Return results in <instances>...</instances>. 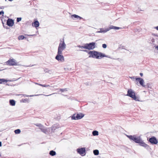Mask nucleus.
<instances>
[{"mask_svg":"<svg viewBox=\"0 0 158 158\" xmlns=\"http://www.w3.org/2000/svg\"><path fill=\"white\" fill-rule=\"evenodd\" d=\"M127 136L131 140H132L136 143H139L140 145L147 148H148L149 147V146L143 141L140 136H136L135 135H127Z\"/></svg>","mask_w":158,"mask_h":158,"instance_id":"f257e3e1","label":"nucleus"},{"mask_svg":"<svg viewBox=\"0 0 158 158\" xmlns=\"http://www.w3.org/2000/svg\"><path fill=\"white\" fill-rule=\"evenodd\" d=\"M88 53L90 54L89 57H92L98 59H100L103 57H107L108 56L105 54L95 51H90Z\"/></svg>","mask_w":158,"mask_h":158,"instance_id":"f03ea898","label":"nucleus"},{"mask_svg":"<svg viewBox=\"0 0 158 158\" xmlns=\"http://www.w3.org/2000/svg\"><path fill=\"white\" fill-rule=\"evenodd\" d=\"M0 18L3 27L6 29H9V28L7 25L10 27V18L3 15V16L1 17Z\"/></svg>","mask_w":158,"mask_h":158,"instance_id":"7ed1b4c3","label":"nucleus"},{"mask_svg":"<svg viewBox=\"0 0 158 158\" xmlns=\"http://www.w3.org/2000/svg\"><path fill=\"white\" fill-rule=\"evenodd\" d=\"M126 95L132 98L135 101H139V97H137L135 95V92L131 89H129L128 90L127 94Z\"/></svg>","mask_w":158,"mask_h":158,"instance_id":"20e7f679","label":"nucleus"},{"mask_svg":"<svg viewBox=\"0 0 158 158\" xmlns=\"http://www.w3.org/2000/svg\"><path fill=\"white\" fill-rule=\"evenodd\" d=\"M66 48V45L64 42V39H63L62 40H60L58 47L57 52L62 53L63 51Z\"/></svg>","mask_w":158,"mask_h":158,"instance_id":"39448f33","label":"nucleus"},{"mask_svg":"<svg viewBox=\"0 0 158 158\" xmlns=\"http://www.w3.org/2000/svg\"><path fill=\"white\" fill-rule=\"evenodd\" d=\"M95 47V43L92 42L84 44V49L90 50L94 49Z\"/></svg>","mask_w":158,"mask_h":158,"instance_id":"423d86ee","label":"nucleus"},{"mask_svg":"<svg viewBox=\"0 0 158 158\" xmlns=\"http://www.w3.org/2000/svg\"><path fill=\"white\" fill-rule=\"evenodd\" d=\"M55 59L60 62H63L64 61V57L62 55V53L57 52Z\"/></svg>","mask_w":158,"mask_h":158,"instance_id":"0eeeda50","label":"nucleus"},{"mask_svg":"<svg viewBox=\"0 0 158 158\" xmlns=\"http://www.w3.org/2000/svg\"><path fill=\"white\" fill-rule=\"evenodd\" d=\"M84 116L83 114L80 113L77 114H74L71 116V119L72 120H78L82 118Z\"/></svg>","mask_w":158,"mask_h":158,"instance_id":"6e6552de","label":"nucleus"},{"mask_svg":"<svg viewBox=\"0 0 158 158\" xmlns=\"http://www.w3.org/2000/svg\"><path fill=\"white\" fill-rule=\"evenodd\" d=\"M77 151L82 156H84L85 154V148H78L77 150Z\"/></svg>","mask_w":158,"mask_h":158,"instance_id":"1a4fd4ad","label":"nucleus"},{"mask_svg":"<svg viewBox=\"0 0 158 158\" xmlns=\"http://www.w3.org/2000/svg\"><path fill=\"white\" fill-rule=\"evenodd\" d=\"M149 141L153 144H156L158 143L157 140L154 136H152L149 139Z\"/></svg>","mask_w":158,"mask_h":158,"instance_id":"9d476101","label":"nucleus"},{"mask_svg":"<svg viewBox=\"0 0 158 158\" xmlns=\"http://www.w3.org/2000/svg\"><path fill=\"white\" fill-rule=\"evenodd\" d=\"M135 80L138 81L140 84L143 87H145L146 85L144 84V81L141 78H136Z\"/></svg>","mask_w":158,"mask_h":158,"instance_id":"9b49d317","label":"nucleus"},{"mask_svg":"<svg viewBox=\"0 0 158 158\" xmlns=\"http://www.w3.org/2000/svg\"><path fill=\"white\" fill-rule=\"evenodd\" d=\"M10 81V80H7L4 78L0 79V84H6L8 85H10L8 83H7V81Z\"/></svg>","mask_w":158,"mask_h":158,"instance_id":"f8f14e48","label":"nucleus"},{"mask_svg":"<svg viewBox=\"0 0 158 158\" xmlns=\"http://www.w3.org/2000/svg\"><path fill=\"white\" fill-rule=\"evenodd\" d=\"M60 126L59 124H55L52 126L51 128V132H54L55 130L57 128H59Z\"/></svg>","mask_w":158,"mask_h":158,"instance_id":"ddd939ff","label":"nucleus"},{"mask_svg":"<svg viewBox=\"0 0 158 158\" xmlns=\"http://www.w3.org/2000/svg\"><path fill=\"white\" fill-rule=\"evenodd\" d=\"M122 28L118 27H115L113 25H110L109 26V27L107 28V30H108V31H109L111 29H114L115 30H119L120 29H121Z\"/></svg>","mask_w":158,"mask_h":158,"instance_id":"4468645a","label":"nucleus"},{"mask_svg":"<svg viewBox=\"0 0 158 158\" xmlns=\"http://www.w3.org/2000/svg\"><path fill=\"white\" fill-rule=\"evenodd\" d=\"M18 63L14 59H10V65H18Z\"/></svg>","mask_w":158,"mask_h":158,"instance_id":"2eb2a0df","label":"nucleus"},{"mask_svg":"<svg viewBox=\"0 0 158 158\" xmlns=\"http://www.w3.org/2000/svg\"><path fill=\"white\" fill-rule=\"evenodd\" d=\"M71 18L72 19L77 18V19H79V20L82 19V17L75 14L72 15H71Z\"/></svg>","mask_w":158,"mask_h":158,"instance_id":"dca6fc26","label":"nucleus"},{"mask_svg":"<svg viewBox=\"0 0 158 158\" xmlns=\"http://www.w3.org/2000/svg\"><path fill=\"white\" fill-rule=\"evenodd\" d=\"M32 25L33 26L37 28L39 26V23L38 21H35L34 23H32Z\"/></svg>","mask_w":158,"mask_h":158,"instance_id":"f3484780","label":"nucleus"},{"mask_svg":"<svg viewBox=\"0 0 158 158\" xmlns=\"http://www.w3.org/2000/svg\"><path fill=\"white\" fill-rule=\"evenodd\" d=\"M48 129H49V128L46 129L44 127H43V128H42L40 130L41 131L45 133H47L48 132Z\"/></svg>","mask_w":158,"mask_h":158,"instance_id":"a211bd4d","label":"nucleus"},{"mask_svg":"<svg viewBox=\"0 0 158 158\" xmlns=\"http://www.w3.org/2000/svg\"><path fill=\"white\" fill-rule=\"evenodd\" d=\"M49 154L52 156H54L56 154V152L55 151L52 150L50 152Z\"/></svg>","mask_w":158,"mask_h":158,"instance_id":"6ab92c4d","label":"nucleus"},{"mask_svg":"<svg viewBox=\"0 0 158 158\" xmlns=\"http://www.w3.org/2000/svg\"><path fill=\"white\" fill-rule=\"evenodd\" d=\"M92 134L94 136L98 135V132L97 131H94L92 132Z\"/></svg>","mask_w":158,"mask_h":158,"instance_id":"aec40b11","label":"nucleus"},{"mask_svg":"<svg viewBox=\"0 0 158 158\" xmlns=\"http://www.w3.org/2000/svg\"><path fill=\"white\" fill-rule=\"evenodd\" d=\"M108 31V30H107V29L105 30H103L102 29H100V31H98V32L99 33H106Z\"/></svg>","mask_w":158,"mask_h":158,"instance_id":"412c9836","label":"nucleus"},{"mask_svg":"<svg viewBox=\"0 0 158 158\" xmlns=\"http://www.w3.org/2000/svg\"><path fill=\"white\" fill-rule=\"evenodd\" d=\"M15 102L14 100H10V105L12 106H15Z\"/></svg>","mask_w":158,"mask_h":158,"instance_id":"4be33fe9","label":"nucleus"},{"mask_svg":"<svg viewBox=\"0 0 158 158\" xmlns=\"http://www.w3.org/2000/svg\"><path fill=\"white\" fill-rule=\"evenodd\" d=\"M93 153L95 155H98L99 154V151L98 150H94Z\"/></svg>","mask_w":158,"mask_h":158,"instance_id":"5701e85b","label":"nucleus"},{"mask_svg":"<svg viewBox=\"0 0 158 158\" xmlns=\"http://www.w3.org/2000/svg\"><path fill=\"white\" fill-rule=\"evenodd\" d=\"M25 38V37L23 35H20L18 37V39L19 40H23Z\"/></svg>","mask_w":158,"mask_h":158,"instance_id":"b1692460","label":"nucleus"},{"mask_svg":"<svg viewBox=\"0 0 158 158\" xmlns=\"http://www.w3.org/2000/svg\"><path fill=\"white\" fill-rule=\"evenodd\" d=\"M36 84L38 85H40L41 86H42V87H47L49 86V85H42V84H40L38 83H36Z\"/></svg>","mask_w":158,"mask_h":158,"instance_id":"393cba45","label":"nucleus"},{"mask_svg":"<svg viewBox=\"0 0 158 158\" xmlns=\"http://www.w3.org/2000/svg\"><path fill=\"white\" fill-rule=\"evenodd\" d=\"M14 132H15V134H19V133H20V132H21V131H20V129H18L15 130L14 131Z\"/></svg>","mask_w":158,"mask_h":158,"instance_id":"a878e982","label":"nucleus"},{"mask_svg":"<svg viewBox=\"0 0 158 158\" xmlns=\"http://www.w3.org/2000/svg\"><path fill=\"white\" fill-rule=\"evenodd\" d=\"M60 91L61 92H63L64 91H67V89L66 88H65V89H60Z\"/></svg>","mask_w":158,"mask_h":158,"instance_id":"bb28decb","label":"nucleus"},{"mask_svg":"<svg viewBox=\"0 0 158 158\" xmlns=\"http://www.w3.org/2000/svg\"><path fill=\"white\" fill-rule=\"evenodd\" d=\"M14 20L13 19H10V27L14 25Z\"/></svg>","mask_w":158,"mask_h":158,"instance_id":"cd10ccee","label":"nucleus"},{"mask_svg":"<svg viewBox=\"0 0 158 158\" xmlns=\"http://www.w3.org/2000/svg\"><path fill=\"white\" fill-rule=\"evenodd\" d=\"M40 94H39V95H40ZM24 95L27 97H32L34 96H38L39 95Z\"/></svg>","mask_w":158,"mask_h":158,"instance_id":"c85d7f7f","label":"nucleus"},{"mask_svg":"<svg viewBox=\"0 0 158 158\" xmlns=\"http://www.w3.org/2000/svg\"><path fill=\"white\" fill-rule=\"evenodd\" d=\"M36 126H37L38 127H40V129L42 128H43V126L40 124H39L36 125Z\"/></svg>","mask_w":158,"mask_h":158,"instance_id":"c756f323","label":"nucleus"},{"mask_svg":"<svg viewBox=\"0 0 158 158\" xmlns=\"http://www.w3.org/2000/svg\"><path fill=\"white\" fill-rule=\"evenodd\" d=\"M21 19H22V18L21 17L17 18V21L18 22H19V21H21Z\"/></svg>","mask_w":158,"mask_h":158,"instance_id":"7c9ffc66","label":"nucleus"},{"mask_svg":"<svg viewBox=\"0 0 158 158\" xmlns=\"http://www.w3.org/2000/svg\"><path fill=\"white\" fill-rule=\"evenodd\" d=\"M4 12L3 10H1L0 11V15H2V16H3Z\"/></svg>","mask_w":158,"mask_h":158,"instance_id":"2f4dec72","label":"nucleus"},{"mask_svg":"<svg viewBox=\"0 0 158 158\" xmlns=\"http://www.w3.org/2000/svg\"><path fill=\"white\" fill-rule=\"evenodd\" d=\"M7 65H10V59L6 62Z\"/></svg>","mask_w":158,"mask_h":158,"instance_id":"473e14b6","label":"nucleus"},{"mask_svg":"<svg viewBox=\"0 0 158 158\" xmlns=\"http://www.w3.org/2000/svg\"><path fill=\"white\" fill-rule=\"evenodd\" d=\"M102 47L103 48H106V45L105 44H103L102 45Z\"/></svg>","mask_w":158,"mask_h":158,"instance_id":"72a5a7b5","label":"nucleus"},{"mask_svg":"<svg viewBox=\"0 0 158 158\" xmlns=\"http://www.w3.org/2000/svg\"><path fill=\"white\" fill-rule=\"evenodd\" d=\"M152 35H153V36H155V37H157L158 36L157 35V34H155V33H152Z\"/></svg>","mask_w":158,"mask_h":158,"instance_id":"f704fd0d","label":"nucleus"},{"mask_svg":"<svg viewBox=\"0 0 158 158\" xmlns=\"http://www.w3.org/2000/svg\"><path fill=\"white\" fill-rule=\"evenodd\" d=\"M77 47L79 48H84V46H81L80 45H78L77 46Z\"/></svg>","mask_w":158,"mask_h":158,"instance_id":"c9c22d12","label":"nucleus"},{"mask_svg":"<svg viewBox=\"0 0 158 158\" xmlns=\"http://www.w3.org/2000/svg\"><path fill=\"white\" fill-rule=\"evenodd\" d=\"M155 41V40L154 39V38H152L151 40V42H152V43H154Z\"/></svg>","mask_w":158,"mask_h":158,"instance_id":"e433bc0d","label":"nucleus"},{"mask_svg":"<svg viewBox=\"0 0 158 158\" xmlns=\"http://www.w3.org/2000/svg\"><path fill=\"white\" fill-rule=\"evenodd\" d=\"M130 78L131 79H135V77L133 76V77H130Z\"/></svg>","mask_w":158,"mask_h":158,"instance_id":"4c0bfd02","label":"nucleus"},{"mask_svg":"<svg viewBox=\"0 0 158 158\" xmlns=\"http://www.w3.org/2000/svg\"><path fill=\"white\" fill-rule=\"evenodd\" d=\"M22 101L23 102H25L27 101V100L26 99H22Z\"/></svg>","mask_w":158,"mask_h":158,"instance_id":"58836bf2","label":"nucleus"},{"mask_svg":"<svg viewBox=\"0 0 158 158\" xmlns=\"http://www.w3.org/2000/svg\"><path fill=\"white\" fill-rule=\"evenodd\" d=\"M154 47L157 50H158V46H155Z\"/></svg>","mask_w":158,"mask_h":158,"instance_id":"ea45409f","label":"nucleus"},{"mask_svg":"<svg viewBox=\"0 0 158 158\" xmlns=\"http://www.w3.org/2000/svg\"><path fill=\"white\" fill-rule=\"evenodd\" d=\"M55 94V93H53L52 94H51L48 95H44V96H50V95H51L52 94Z\"/></svg>","mask_w":158,"mask_h":158,"instance_id":"a19ab883","label":"nucleus"},{"mask_svg":"<svg viewBox=\"0 0 158 158\" xmlns=\"http://www.w3.org/2000/svg\"><path fill=\"white\" fill-rule=\"evenodd\" d=\"M139 74H140V76L141 77H142V76H143V73H139Z\"/></svg>","mask_w":158,"mask_h":158,"instance_id":"79ce46f5","label":"nucleus"},{"mask_svg":"<svg viewBox=\"0 0 158 158\" xmlns=\"http://www.w3.org/2000/svg\"><path fill=\"white\" fill-rule=\"evenodd\" d=\"M154 28L156 29L157 30H158V26L157 27H154Z\"/></svg>","mask_w":158,"mask_h":158,"instance_id":"37998d69","label":"nucleus"},{"mask_svg":"<svg viewBox=\"0 0 158 158\" xmlns=\"http://www.w3.org/2000/svg\"><path fill=\"white\" fill-rule=\"evenodd\" d=\"M2 146V143L1 141H0V147H1Z\"/></svg>","mask_w":158,"mask_h":158,"instance_id":"c03bdc74","label":"nucleus"},{"mask_svg":"<svg viewBox=\"0 0 158 158\" xmlns=\"http://www.w3.org/2000/svg\"><path fill=\"white\" fill-rule=\"evenodd\" d=\"M0 9H4V7L3 6H2L1 7H0Z\"/></svg>","mask_w":158,"mask_h":158,"instance_id":"a18cd8bd","label":"nucleus"},{"mask_svg":"<svg viewBox=\"0 0 158 158\" xmlns=\"http://www.w3.org/2000/svg\"><path fill=\"white\" fill-rule=\"evenodd\" d=\"M83 51L84 52H88V51L87 50H83Z\"/></svg>","mask_w":158,"mask_h":158,"instance_id":"49530a36","label":"nucleus"},{"mask_svg":"<svg viewBox=\"0 0 158 158\" xmlns=\"http://www.w3.org/2000/svg\"><path fill=\"white\" fill-rule=\"evenodd\" d=\"M149 85V83H148V84H147V85ZM148 88H149V85H148Z\"/></svg>","mask_w":158,"mask_h":158,"instance_id":"de8ad7c7","label":"nucleus"},{"mask_svg":"<svg viewBox=\"0 0 158 158\" xmlns=\"http://www.w3.org/2000/svg\"><path fill=\"white\" fill-rule=\"evenodd\" d=\"M29 35V36H33V35Z\"/></svg>","mask_w":158,"mask_h":158,"instance_id":"09e8293b","label":"nucleus"},{"mask_svg":"<svg viewBox=\"0 0 158 158\" xmlns=\"http://www.w3.org/2000/svg\"><path fill=\"white\" fill-rule=\"evenodd\" d=\"M4 69H1V70H0V71H2V70H4Z\"/></svg>","mask_w":158,"mask_h":158,"instance_id":"8fccbe9b","label":"nucleus"},{"mask_svg":"<svg viewBox=\"0 0 158 158\" xmlns=\"http://www.w3.org/2000/svg\"><path fill=\"white\" fill-rule=\"evenodd\" d=\"M9 103L10 104V100H9Z\"/></svg>","mask_w":158,"mask_h":158,"instance_id":"3c124183","label":"nucleus"},{"mask_svg":"<svg viewBox=\"0 0 158 158\" xmlns=\"http://www.w3.org/2000/svg\"><path fill=\"white\" fill-rule=\"evenodd\" d=\"M14 80H10V81H14Z\"/></svg>","mask_w":158,"mask_h":158,"instance_id":"603ef678","label":"nucleus"},{"mask_svg":"<svg viewBox=\"0 0 158 158\" xmlns=\"http://www.w3.org/2000/svg\"><path fill=\"white\" fill-rule=\"evenodd\" d=\"M13 0H10V1H13Z\"/></svg>","mask_w":158,"mask_h":158,"instance_id":"864d4df0","label":"nucleus"},{"mask_svg":"<svg viewBox=\"0 0 158 158\" xmlns=\"http://www.w3.org/2000/svg\"><path fill=\"white\" fill-rule=\"evenodd\" d=\"M157 35L158 36H157V37H158V34H157Z\"/></svg>","mask_w":158,"mask_h":158,"instance_id":"5fc2aeb1","label":"nucleus"},{"mask_svg":"<svg viewBox=\"0 0 158 158\" xmlns=\"http://www.w3.org/2000/svg\"><path fill=\"white\" fill-rule=\"evenodd\" d=\"M18 79H16L15 80H17Z\"/></svg>","mask_w":158,"mask_h":158,"instance_id":"6e6d98bb","label":"nucleus"},{"mask_svg":"<svg viewBox=\"0 0 158 158\" xmlns=\"http://www.w3.org/2000/svg\"><path fill=\"white\" fill-rule=\"evenodd\" d=\"M9 1H10V0H8Z\"/></svg>","mask_w":158,"mask_h":158,"instance_id":"4d7b16f0","label":"nucleus"}]
</instances>
